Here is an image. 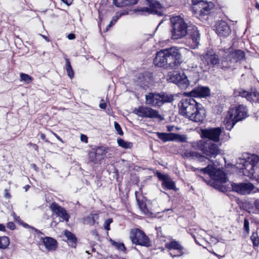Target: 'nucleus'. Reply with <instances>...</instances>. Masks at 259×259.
Returning <instances> with one entry per match:
<instances>
[{
  "label": "nucleus",
  "mask_w": 259,
  "mask_h": 259,
  "mask_svg": "<svg viewBox=\"0 0 259 259\" xmlns=\"http://www.w3.org/2000/svg\"><path fill=\"white\" fill-rule=\"evenodd\" d=\"M179 113L196 122H202L205 117V110L201 104L192 97L183 99L179 103Z\"/></svg>",
  "instance_id": "1"
},
{
  "label": "nucleus",
  "mask_w": 259,
  "mask_h": 259,
  "mask_svg": "<svg viewBox=\"0 0 259 259\" xmlns=\"http://www.w3.org/2000/svg\"><path fill=\"white\" fill-rule=\"evenodd\" d=\"M259 156L245 153L239 157L236 162V167L243 175L250 179H258L257 171L258 168Z\"/></svg>",
  "instance_id": "2"
},
{
  "label": "nucleus",
  "mask_w": 259,
  "mask_h": 259,
  "mask_svg": "<svg viewBox=\"0 0 259 259\" xmlns=\"http://www.w3.org/2000/svg\"><path fill=\"white\" fill-rule=\"evenodd\" d=\"M182 61L179 51L176 47H171L158 52L154 60V64L158 67L173 69Z\"/></svg>",
  "instance_id": "3"
},
{
  "label": "nucleus",
  "mask_w": 259,
  "mask_h": 259,
  "mask_svg": "<svg viewBox=\"0 0 259 259\" xmlns=\"http://www.w3.org/2000/svg\"><path fill=\"white\" fill-rule=\"evenodd\" d=\"M170 32L172 39H179L189 32V26L181 16H173L170 18ZM190 28V26H189Z\"/></svg>",
  "instance_id": "4"
},
{
  "label": "nucleus",
  "mask_w": 259,
  "mask_h": 259,
  "mask_svg": "<svg viewBox=\"0 0 259 259\" xmlns=\"http://www.w3.org/2000/svg\"><path fill=\"white\" fill-rule=\"evenodd\" d=\"M192 170L194 171L202 172L204 174H208L210 178L213 180L216 183L220 184L225 183L228 179L224 172L220 168H217L213 165H208L207 167L202 168H192Z\"/></svg>",
  "instance_id": "5"
},
{
  "label": "nucleus",
  "mask_w": 259,
  "mask_h": 259,
  "mask_svg": "<svg viewBox=\"0 0 259 259\" xmlns=\"http://www.w3.org/2000/svg\"><path fill=\"white\" fill-rule=\"evenodd\" d=\"M192 146L210 157H215L220 153L218 145L210 141L199 140L193 143Z\"/></svg>",
  "instance_id": "6"
},
{
  "label": "nucleus",
  "mask_w": 259,
  "mask_h": 259,
  "mask_svg": "<svg viewBox=\"0 0 259 259\" xmlns=\"http://www.w3.org/2000/svg\"><path fill=\"white\" fill-rule=\"evenodd\" d=\"M200 66L204 71H208L211 68L220 66V61L219 56L212 51H207L201 56Z\"/></svg>",
  "instance_id": "7"
},
{
  "label": "nucleus",
  "mask_w": 259,
  "mask_h": 259,
  "mask_svg": "<svg viewBox=\"0 0 259 259\" xmlns=\"http://www.w3.org/2000/svg\"><path fill=\"white\" fill-rule=\"evenodd\" d=\"M224 59L221 61L220 66L222 69L228 68L231 66L232 62H238L244 59V53L241 50L231 51L230 49L227 50Z\"/></svg>",
  "instance_id": "8"
},
{
  "label": "nucleus",
  "mask_w": 259,
  "mask_h": 259,
  "mask_svg": "<svg viewBox=\"0 0 259 259\" xmlns=\"http://www.w3.org/2000/svg\"><path fill=\"white\" fill-rule=\"evenodd\" d=\"M130 238L133 244L145 247L151 245V241L149 237L141 230L138 228L131 229Z\"/></svg>",
  "instance_id": "9"
},
{
  "label": "nucleus",
  "mask_w": 259,
  "mask_h": 259,
  "mask_svg": "<svg viewBox=\"0 0 259 259\" xmlns=\"http://www.w3.org/2000/svg\"><path fill=\"white\" fill-rule=\"evenodd\" d=\"M133 112L138 116L143 118H156L160 120L164 119L158 111L147 106H140L136 108Z\"/></svg>",
  "instance_id": "10"
},
{
  "label": "nucleus",
  "mask_w": 259,
  "mask_h": 259,
  "mask_svg": "<svg viewBox=\"0 0 259 259\" xmlns=\"http://www.w3.org/2000/svg\"><path fill=\"white\" fill-rule=\"evenodd\" d=\"M167 80L177 84L182 89H185L189 85V81L183 72L180 73L177 71L169 72Z\"/></svg>",
  "instance_id": "11"
},
{
  "label": "nucleus",
  "mask_w": 259,
  "mask_h": 259,
  "mask_svg": "<svg viewBox=\"0 0 259 259\" xmlns=\"http://www.w3.org/2000/svg\"><path fill=\"white\" fill-rule=\"evenodd\" d=\"M231 186L233 191L240 195H248L258 191V188L251 183H233L231 184Z\"/></svg>",
  "instance_id": "12"
},
{
  "label": "nucleus",
  "mask_w": 259,
  "mask_h": 259,
  "mask_svg": "<svg viewBox=\"0 0 259 259\" xmlns=\"http://www.w3.org/2000/svg\"><path fill=\"white\" fill-rule=\"evenodd\" d=\"M190 38L186 40V44L191 49H195L199 44L200 34L197 27L194 25L190 26L189 32Z\"/></svg>",
  "instance_id": "13"
},
{
  "label": "nucleus",
  "mask_w": 259,
  "mask_h": 259,
  "mask_svg": "<svg viewBox=\"0 0 259 259\" xmlns=\"http://www.w3.org/2000/svg\"><path fill=\"white\" fill-rule=\"evenodd\" d=\"M158 138L163 142L168 141H175L177 142H184L187 140V136L185 135H180L172 133H156Z\"/></svg>",
  "instance_id": "14"
},
{
  "label": "nucleus",
  "mask_w": 259,
  "mask_h": 259,
  "mask_svg": "<svg viewBox=\"0 0 259 259\" xmlns=\"http://www.w3.org/2000/svg\"><path fill=\"white\" fill-rule=\"evenodd\" d=\"M222 133L221 128H208L201 130V137L203 139H207L209 141L218 142L220 141V137Z\"/></svg>",
  "instance_id": "15"
},
{
  "label": "nucleus",
  "mask_w": 259,
  "mask_h": 259,
  "mask_svg": "<svg viewBox=\"0 0 259 259\" xmlns=\"http://www.w3.org/2000/svg\"><path fill=\"white\" fill-rule=\"evenodd\" d=\"M165 247L169 250H175L176 251V254L170 252L169 254L172 257L180 256L184 254V247L180 243L174 239H171L170 241L165 243Z\"/></svg>",
  "instance_id": "16"
},
{
  "label": "nucleus",
  "mask_w": 259,
  "mask_h": 259,
  "mask_svg": "<svg viewBox=\"0 0 259 259\" xmlns=\"http://www.w3.org/2000/svg\"><path fill=\"white\" fill-rule=\"evenodd\" d=\"M234 94L236 96L246 98L247 101L252 103H256L259 99V94L255 91H252L251 92H248L243 89H240L235 90Z\"/></svg>",
  "instance_id": "17"
},
{
  "label": "nucleus",
  "mask_w": 259,
  "mask_h": 259,
  "mask_svg": "<svg viewBox=\"0 0 259 259\" xmlns=\"http://www.w3.org/2000/svg\"><path fill=\"white\" fill-rule=\"evenodd\" d=\"M214 7V5L211 2H201L198 4V7H195L196 14L199 15L200 16H205L210 13L211 10Z\"/></svg>",
  "instance_id": "18"
},
{
  "label": "nucleus",
  "mask_w": 259,
  "mask_h": 259,
  "mask_svg": "<svg viewBox=\"0 0 259 259\" xmlns=\"http://www.w3.org/2000/svg\"><path fill=\"white\" fill-rule=\"evenodd\" d=\"M215 31L220 37H226L230 34L231 30L227 22L221 21L216 23Z\"/></svg>",
  "instance_id": "19"
},
{
  "label": "nucleus",
  "mask_w": 259,
  "mask_h": 259,
  "mask_svg": "<svg viewBox=\"0 0 259 259\" xmlns=\"http://www.w3.org/2000/svg\"><path fill=\"white\" fill-rule=\"evenodd\" d=\"M229 110L238 121L244 119L247 116L246 107L242 105L231 108Z\"/></svg>",
  "instance_id": "20"
},
{
  "label": "nucleus",
  "mask_w": 259,
  "mask_h": 259,
  "mask_svg": "<svg viewBox=\"0 0 259 259\" xmlns=\"http://www.w3.org/2000/svg\"><path fill=\"white\" fill-rule=\"evenodd\" d=\"M50 208L54 213H55L62 219L61 221L67 222L69 221V215L67 213L66 210L63 207L58 205L56 203H53L51 205Z\"/></svg>",
  "instance_id": "21"
},
{
  "label": "nucleus",
  "mask_w": 259,
  "mask_h": 259,
  "mask_svg": "<svg viewBox=\"0 0 259 259\" xmlns=\"http://www.w3.org/2000/svg\"><path fill=\"white\" fill-rule=\"evenodd\" d=\"M145 103L153 107L160 106V94L149 93L146 95Z\"/></svg>",
  "instance_id": "22"
},
{
  "label": "nucleus",
  "mask_w": 259,
  "mask_h": 259,
  "mask_svg": "<svg viewBox=\"0 0 259 259\" xmlns=\"http://www.w3.org/2000/svg\"><path fill=\"white\" fill-rule=\"evenodd\" d=\"M158 177L162 181V185L167 189L175 190L176 189L174 182L167 175L158 174Z\"/></svg>",
  "instance_id": "23"
},
{
  "label": "nucleus",
  "mask_w": 259,
  "mask_h": 259,
  "mask_svg": "<svg viewBox=\"0 0 259 259\" xmlns=\"http://www.w3.org/2000/svg\"><path fill=\"white\" fill-rule=\"evenodd\" d=\"M40 239L45 248L48 251H53L56 249L57 242L55 239L50 237H46L45 238L41 237Z\"/></svg>",
  "instance_id": "24"
},
{
  "label": "nucleus",
  "mask_w": 259,
  "mask_h": 259,
  "mask_svg": "<svg viewBox=\"0 0 259 259\" xmlns=\"http://www.w3.org/2000/svg\"><path fill=\"white\" fill-rule=\"evenodd\" d=\"M145 2L147 3V5H149V8L144 7L142 11H145L148 13H153L155 12L157 9L161 8V4L156 0H145Z\"/></svg>",
  "instance_id": "25"
},
{
  "label": "nucleus",
  "mask_w": 259,
  "mask_h": 259,
  "mask_svg": "<svg viewBox=\"0 0 259 259\" xmlns=\"http://www.w3.org/2000/svg\"><path fill=\"white\" fill-rule=\"evenodd\" d=\"M210 92L208 88L199 87L194 89L191 92L192 96L198 97H205L209 95Z\"/></svg>",
  "instance_id": "26"
},
{
  "label": "nucleus",
  "mask_w": 259,
  "mask_h": 259,
  "mask_svg": "<svg viewBox=\"0 0 259 259\" xmlns=\"http://www.w3.org/2000/svg\"><path fill=\"white\" fill-rule=\"evenodd\" d=\"M237 122L238 121L235 118L233 114L230 113V111L229 110L227 115L224 121L226 128L227 130H231Z\"/></svg>",
  "instance_id": "27"
},
{
  "label": "nucleus",
  "mask_w": 259,
  "mask_h": 259,
  "mask_svg": "<svg viewBox=\"0 0 259 259\" xmlns=\"http://www.w3.org/2000/svg\"><path fill=\"white\" fill-rule=\"evenodd\" d=\"M128 14V11L127 10H122L120 12H118L116 13L115 15L113 16L112 18V19L109 23V24L108 25V27L106 29V31H107L108 28L111 27L113 26L117 21V20L122 16L126 15Z\"/></svg>",
  "instance_id": "28"
},
{
  "label": "nucleus",
  "mask_w": 259,
  "mask_h": 259,
  "mask_svg": "<svg viewBox=\"0 0 259 259\" xmlns=\"http://www.w3.org/2000/svg\"><path fill=\"white\" fill-rule=\"evenodd\" d=\"M138 0H113V4L117 7H120L135 5Z\"/></svg>",
  "instance_id": "29"
},
{
  "label": "nucleus",
  "mask_w": 259,
  "mask_h": 259,
  "mask_svg": "<svg viewBox=\"0 0 259 259\" xmlns=\"http://www.w3.org/2000/svg\"><path fill=\"white\" fill-rule=\"evenodd\" d=\"M98 218V214L92 213L83 219V223L86 225H94Z\"/></svg>",
  "instance_id": "30"
},
{
  "label": "nucleus",
  "mask_w": 259,
  "mask_h": 259,
  "mask_svg": "<svg viewBox=\"0 0 259 259\" xmlns=\"http://www.w3.org/2000/svg\"><path fill=\"white\" fill-rule=\"evenodd\" d=\"M160 106L163 103L166 102H170L173 100V96L171 95L166 93L160 94Z\"/></svg>",
  "instance_id": "31"
},
{
  "label": "nucleus",
  "mask_w": 259,
  "mask_h": 259,
  "mask_svg": "<svg viewBox=\"0 0 259 259\" xmlns=\"http://www.w3.org/2000/svg\"><path fill=\"white\" fill-rule=\"evenodd\" d=\"M64 235L67 238L69 245L73 246L76 241V239L74 234L70 231L66 230L64 232Z\"/></svg>",
  "instance_id": "32"
},
{
  "label": "nucleus",
  "mask_w": 259,
  "mask_h": 259,
  "mask_svg": "<svg viewBox=\"0 0 259 259\" xmlns=\"http://www.w3.org/2000/svg\"><path fill=\"white\" fill-rule=\"evenodd\" d=\"M65 69L67 73L68 76L72 79L74 77V71L71 66L69 60L67 58L65 59Z\"/></svg>",
  "instance_id": "33"
},
{
  "label": "nucleus",
  "mask_w": 259,
  "mask_h": 259,
  "mask_svg": "<svg viewBox=\"0 0 259 259\" xmlns=\"http://www.w3.org/2000/svg\"><path fill=\"white\" fill-rule=\"evenodd\" d=\"M9 244L10 241L8 237L4 236L0 237V249H6Z\"/></svg>",
  "instance_id": "34"
},
{
  "label": "nucleus",
  "mask_w": 259,
  "mask_h": 259,
  "mask_svg": "<svg viewBox=\"0 0 259 259\" xmlns=\"http://www.w3.org/2000/svg\"><path fill=\"white\" fill-rule=\"evenodd\" d=\"M89 161L94 164L98 163L101 161L100 159H98V157H97V155L94 150H92L89 152Z\"/></svg>",
  "instance_id": "35"
},
{
  "label": "nucleus",
  "mask_w": 259,
  "mask_h": 259,
  "mask_svg": "<svg viewBox=\"0 0 259 259\" xmlns=\"http://www.w3.org/2000/svg\"><path fill=\"white\" fill-rule=\"evenodd\" d=\"M184 155L185 157L192 159H196L197 156L200 157V153L192 150H186Z\"/></svg>",
  "instance_id": "36"
},
{
  "label": "nucleus",
  "mask_w": 259,
  "mask_h": 259,
  "mask_svg": "<svg viewBox=\"0 0 259 259\" xmlns=\"http://www.w3.org/2000/svg\"><path fill=\"white\" fill-rule=\"evenodd\" d=\"M95 152L97 155V157H98V159H100V161L104 159L107 152L105 148L104 147H99L95 150Z\"/></svg>",
  "instance_id": "37"
},
{
  "label": "nucleus",
  "mask_w": 259,
  "mask_h": 259,
  "mask_svg": "<svg viewBox=\"0 0 259 259\" xmlns=\"http://www.w3.org/2000/svg\"><path fill=\"white\" fill-rule=\"evenodd\" d=\"M117 143L119 146L125 149H131L133 147L132 143L125 141L121 139L117 140Z\"/></svg>",
  "instance_id": "38"
},
{
  "label": "nucleus",
  "mask_w": 259,
  "mask_h": 259,
  "mask_svg": "<svg viewBox=\"0 0 259 259\" xmlns=\"http://www.w3.org/2000/svg\"><path fill=\"white\" fill-rule=\"evenodd\" d=\"M251 240L254 247H258L259 245V236L257 232H253L250 237Z\"/></svg>",
  "instance_id": "39"
},
{
  "label": "nucleus",
  "mask_w": 259,
  "mask_h": 259,
  "mask_svg": "<svg viewBox=\"0 0 259 259\" xmlns=\"http://www.w3.org/2000/svg\"><path fill=\"white\" fill-rule=\"evenodd\" d=\"M20 80L29 83L32 81V77L27 74L21 73L20 74Z\"/></svg>",
  "instance_id": "40"
},
{
  "label": "nucleus",
  "mask_w": 259,
  "mask_h": 259,
  "mask_svg": "<svg viewBox=\"0 0 259 259\" xmlns=\"http://www.w3.org/2000/svg\"><path fill=\"white\" fill-rule=\"evenodd\" d=\"M110 242L112 245L116 247L118 249L122 251H124L125 250V247L123 243L117 242L111 239L110 240Z\"/></svg>",
  "instance_id": "41"
},
{
  "label": "nucleus",
  "mask_w": 259,
  "mask_h": 259,
  "mask_svg": "<svg viewBox=\"0 0 259 259\" xmlns=\"http://www.w3.org/2000/svg\"><path fill=\"white\" fill-rule=\"evenodd\" d=\"M113 222L112 219H108L104 223V228L107 231L110 230V225Z\"/></svg>",
  "instance_id": "42"
},
{
  "label": "nucleus",
  "mask_w": 259,
  "mask_h": 259,
  "mask_svg": "<svg viewBox=\"0 0 259 259\" xmlns=\"http://www.w3.org/2000/svg\"><path fill=\"white\" fill-rule=\"evenodd\" d=\"M114 125L115 129L116 131L118 134H119L121 136L123 135V133L121 130L120 125L116 121H115L114 122Z\"/></svg>",
  "instance_id": "43"
},
{
  "label": "nucleus",
  "mask_w": 259,
  "mask_h": 259,
  "mask_svg": "<svg viewBox=\"0 0 259 259\" xmlns=\"http://www.w3.org/2000/svg\"><path fill=\"white\" fill-rule=\"evenodd\" d=\"M204 2L202 0H192V9L194 12L195 11V7L198 6V4L200 3L201 2Z\"/></svg>",
  "instance_id": "44"
},
{
  "label": "nucleus",
  "mask_w": 259,
  "mask_h": 259,
  "mask_svg": "<svg viewBox=\"0 0 259 259\" xmlns=\"http://www.w3.org/2000/svg\"><path fill=\"white\" fill-rule=\"evenodd\" d=\"M139 207L141 210L144 213H146L147 212V208L146 207V204L143 202H139Z\"/></svg>",
  "instance_id": "45"
},
{
  "label": "nucleus",
  "mask_w": 259,
  "mask_h": 259,
  "mask_svg": "<svg viewBox=\"0 0 259 259\" xmlns=\"http://www.w3.org/2000/svg\"><path fill=\"white\" fill-rule=\"evenodd\" d=\"M22 225H23V226L25 228H31L33 230H34V231L35 232V233H39V234H41V232L38 230L37 229L34 228H32V227H30L26 223H22Z\"/></svg>",
  "instance_id": "46"
},
{
  "label": "nucleus",
  "mask_w": 259,
  "mask_h": 259,
  "mask_svg": "<svg viewBox=\"0 0 259 259\" xmlns=\"http://www.w3.org/2000/svg\"><path fill=\"white\" fill-rule=\"evenodd\" d=\"M249 222L247 220V219H245L244 220V229L247 232H248L249 231Z\"/></svg>",
  "instance_id": "47"
},
{
  "label": "nucleus",
  "mask_w": 259,
  "mask_h": 259,
  "mask_svg": "<svg viewBox=\"0 0 259 259\" xmlns=\"http://www.w3.org/2000/svg\"><path fill=\"white\" fill-rule=\"evenodd\" d=\"M7 227L10 229L13 230L15 228V225L13 222H9L7 224Z\"/></svg>",
  "instance_id": "48"
},
{
  "label": "nucleus",
  "mask_w": 259,
  "mask_h": 259,
  "mask_svg": "<svg viewBox=\"0 0 259 259\" xmlns=\"http://www.w3.org/2000/svg\"><path fill=\"white\" fill-rule=\"evenodd\" d=\"M196 159H198L199 161L202 162V161H204L205 160H206L207 158L206 157H205L204 156H203L200 154V157L197 156V158H196Z\"/></svg>",
  "instance_id": "49"
},
{
  "label": "nucleus",
  "mask_w": 259,
  "mask_h": 259,
  "mask_svg": "<svg viewBox=\"0 0 259 259\" xmlns=\"http://www.w3.org/2000/svg\"><path fill=\"white\" fill-rule=\"evenodd\" d=\"M80 140L81 141H82L84 143H87L88 142V137H87V136H85L84 135H81Z\"/></svg>",
  "instance_id": "50"
},
{
  "label": "nucleus",
  "mask_w": 259,
  "mask_h": 259,
  "mask_svg": "<svg viewBox=\"0 0 259 259\" xmlns=\"http://www.w3.org/2000/svg\"><path fill=\"white\" fill-rule=\"evenodd\" d=\"M251 4L252 5H254L256 9H259V4L256 0L251 1Z\"/></svg>",
  "instance_id": "51"
},
{
  "label": "nucleus",
  "mask_w": 259,
  "mask_h": 259,
  "mask_svg": "<svg viewBox=\"0 0 259 259\" xmlns=\"http://www.w3.org/2000/svg\"><path fill=\"white\" fill-rule=\"evenodd\" d=\"M67 38L70 40H73L75 39V35L73 33H70L67 35Z\"/></svg>",
  "instance_id": "52"
},
{
  "label": "nucleus",
  "mask_w": 259,
  "mask_h": 259,
  "mask_svg": "<svg viewBox=\"0 0 259 259\" xmlns=\"http://www.w3.org/2000/svg\"><path fill=\"white\" fill-rule=\"evenodd\" d=\"M64 3L66 4L67 6H70L73 0H61Z\"/></svg>",
  "instance_id": "53"
},
{
  "label": "nucleus",
  "mask_w": 259,
  "mask_h": 259,
  "mask_svg": "<svg viewBox=\"0 0 259 259\" xmlns=\"http://www.w3.org/2000/svg\"><path fill=\"white\" fill-rule=\"evenodd\" d=\"M99 107L103 109H105L106 107V104L105 103H100L99 105Z\"/></svg>",
  "instance_id": "54"
},
{
  "label": "nucleus",
  "mask_w": 259,
  "mask_h": 259,
  "mask_svg": "<svg viewBox=\"0 0 259 259\" xmlns=\"http://www.w3.org/2000/svg\"><path fill=\"white\" fill-rule=\"evenodd\" d=\"M5 197L7 198H10L11 197L10 194L9 193V191L8 190L6 189L5 190Z\"/></svg>",
  "instance_id": "55"
},
{
  "label": "nucleus",
  "mask_w": 259,
  "mask_h": 259,
  "mask_svg": "<svg viewBox=\"0 0 259 259\" xmlns=\"http://www.w3.org/2000/svg\"><path fill=\"white\" fill-rule=\"evenodd\" d=\"M0 231L4 232L6 231L5 226L3 224H0Z\"/></svg>",
  "instance_id": "56"
},
{
  "label": "nucleus",
  "mask_w": 259,
  "mask_h": 259,
  "mask_svg": "<svg viewBox=\"0 0 259 259\" xmlns=\"http://www.w3.org/2000/svg\"><path fill=\"white\" fill-rule=\"evenodd\" d=\"M40 35H41L47 42L50 41L49 38L46 35H41V34H40Z\"/></svg>",
  "instance_id": "57"
},
{
  "label": "nucleus",
  "mask_w": 259,
  "mask_h": 259,
  "mask_svg": "<svg viewBox=\"0 0 259 259\" xmlns=\"http://www.w3.org/2000/svg\"><path fill=\"white\" fill-rule=\"evenodd\" d=\"M53 135L56 137V138L59 140L61 142H63L62 141V139L59 137L56 134H55V133H53Z\"/></svg>",
  "instance_id": "58"
},
{
  "label": "nucleus",
  "mask_w": 259,
  "mask_h": 259,
  "mask_svg": "<svg viewBox=\"0 0 259 259\" xmlns=\"http://www.w3.org/2000/svg\"><path fill=\"white\" fill-rule=\"evenodd\" d=\"M29 187H30V186L28 185H27L23 187V188L25 189V191H27L28 190V189L29 188Z\"/></svg>",
  "instance_id": "59"
},
{
  "label": "nucleus",
  "mask_w": 259,
  "mask_h": 259,
  "mask_svg": "<svg viewBox=\"0 0 259 259\" xmlns=\"http://www.w3.org/2000/svg\"><path fill=\"white\" fill-rule=\"evenodd\" d=\"M40 138L42 139H44L45 138V135L43 134H41L40 135Z\"/></svg>",
  "instance_id": "60"
},
{
  "label": "nucleus",
  "mask_w": 259,
  "mask_h": 259,
  "mask_svg": "<svg viewBox=\"0 0 259 259\" xmlns=\"http://www.w3.org/2000/svg\"><path fill=\"white\" fill-rule=\"evenodd\" d=\"M32 166H33V167L36 169V166L34 164L32 165Z\"/></svg>",
  "instance_id": "61"
},
{
  "label": "nucleus",
  "mask_w": 259,
  "mask_h": 259,
  "mask_svg": "<svg viewBox=\"0 0 259 259\" xmlns=\"http://www.w3.org/2000/svg\"><path fill=\"white\" fill-rule=\"evenodd\" d=\"M212 253H213L214 255H215V256H218V255L216 253H215L214 252H212Z\"/></svg>",
  "instance_id": "62"
},
{
  "label": "nucleus",
  "mask_w": 259,
  "mask_h": 259,
  "mask_svg": "<svg viewBox=\"0 0 259 259\" xmlns=\"http://www.w3.org/2000/svg\"><path fill=\"white\" fill-rule=\"evenodd\" d=\"M172 130H171V128H170V127H168V131H171Z\"/></svg>",
  "instance_id": "63"
},
{
  "label": "nucleus",
  "mask_w": 259,
  "mask_h": 259,
  "mask_svg": "<svg viewBox=\"0 0 259 259\" xmlns=\"http://www.w3.org/2000/svg\"><path fill=\"white\" fill-rule=\"evenodd\" d=\"M195 242H196L197 244H199V245H200V244H199V242H198L196 239H195Z\"/></svg>",
  "instance_id": "64"
}]
</instances>
